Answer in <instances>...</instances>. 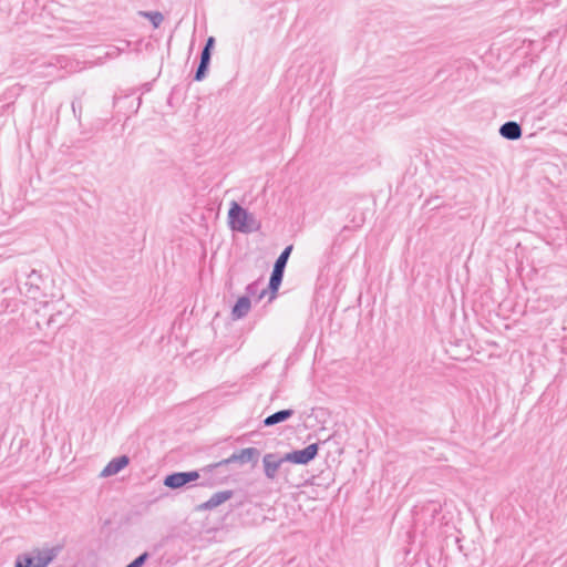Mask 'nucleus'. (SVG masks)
<instances>
[{
	"mask_svg": "<svg viewBox=\"0 0 567 567\" xmlns=\"http://www.w3.org/2000/svg\"><path fill=\"white\" fill-rule=\"evenodd\" d=\"M138 14L148 19L154 28H158L164 20L159 11H140Z\"/></svg>",
	"mask_w": 567,
	"mask_h": 567,
	"instance_id": "nucleus-15",
	"label": "nucleus"
},
{
	"mask_svg": "<svg viewBox=\"0 0 567 567\" xmlns=\"http://www.w3.org/2000/svg\"><path fill=\"white\" fill-rule=\"evenodd\" d=\"M150 555L147 551L142 553L138 555L135 559H133V563L136 565V567H143V565L148 559Z\"/></svg>",
	"mask_w": 567,
	"mask_h": 567,
	"instance_id": "nucleus-18",
	"label": "nucleus"
},
{
	"mask_svg": "<svg viewBox=\"0 0 567 567\" xmlns=\"http://www.w3.org/2000/svg\"><path fill=\"white\" fill-rule=\"evenodd\" d=\"M293 249L292 245L287 246L278 256L274 264V268L269 278L268 288L272 293H276L282 282L285 268L287 266L290 254Z\"/></svg>",
	"mask_w": 567,
	"mask_h": 567,
	"instance_id": "nucleus-4",
	"label": "nucleus"
},
{
	"mask_svg": "<svg viewBox=\"0 0 567 567\" xmlns=\"http://www.w3.org/2000/svg\"><path fill=\"white\" fill-rule=\"evenodd\" d=\"M499 135L508 141H516L522 137V126L515 121H507L499 127Z\"/></svg>",
	"mask_w": 567,
	"mask_h": 567,
	"instance_id": "nucleus-12",
	"label": "nucleus"
},
{
	"mask_svg": "<svg viewBox=\"0 0 567 567\" xmlns=\"http://www.w3.org/2000/svg\"><path fill=\"white\" fill-rule=\"evenodd\" d=\"M22 274L27 277L23 282V293L30 299H38L42 296L41 285L44 282L42 275L35 269H31L30 271H22Z\"/></svg>",
	"mask_w": 567,
	"mask_h": 567,
	"instance_id": "nucleus-6",
	"label": "nucleus"
},
{
	"mask_svg": "<svg viewBox=\"0 0 567 567\" xmlns=\"http://www.w3.org/2000/svg\"><path fill=\"white\" fill-rule=\"evenodd\" d=\"M61 547L35 548L30 554L19 555L14 567H48L59 555Z\"/></svg>",
	"mask_w": 567,
	"mask_h": 567,
	"instance_id": "nucleus-2",
	"label": "nucleus"
},
{
	"mask_svg": "<svg viewBox=\"0 0 567 567\" xmlns=\"http://www.w3.org/2000/svg\"><path fill=\"white\" fill-rule=\"evenodd\" d=\"M150 555L147 551L142 553L138 555L135 559H133V563L136 565V567H143V565L148 559Z\"/></svg>",
	"mask_w": 567,
	"mask_h": 567,
	"instance_id": "nucleus-19",
	"label": "nucleus"
},
{
	"mask_svg": "<svg viewBox=\"0 0 567 567\" xmlns=\"http://www.w3.org/2000/svg\"><path fill=\"white\" fill-rule=\"evenodd\" d=\"M233 495L234 492L230 489L217 492L213 494L208 501L197 505L196 511H212L217 506L221 505L223 503L227 502L228 499H230Z\"/></svg>",
	"mask_w": 567,
	"mask_h": 567,
	"instance_id": "nucleus-10",
	"label": "nucleus"
},
{
	"mask_svg": "<svg viewBox=\"0 0 567 567\" xmlns=\"http://www.w3.org/2000/svg\"><path fill=\"white\" fill-rule=\"evenodd\" d=\"M210 59H212V52L207 50H202L200 52V58H199V63H204V64H207L209 65L210 64Z\"/></svg>",
	"mask_w": 567,
	"mask_h": 567,
	"instance_id": "nucleus-20",
	"label": "nucleus"
},
{
	"mask_svg": "<svg viewBox=\"0 0 567 567\" xmlns=\"http://www.w3.org/2000/svg\"><path fill=\"white\" fill-rule=\"evenodd\" d=\"M214 45H215V38H214V37H209V38L206 40V43H205V45H204V48H203V49H204V50H207V49H208V51H210V52H212V51H213V49H214Z\"/></svg>",
	"mask_w": 567,
	"mask_h": 567,
	"instance_id": "nucleus-21",
	"label": "nucleus"
},
{
	"mask_svg": "<svg viewBox=\"0 0 567 567\" xmlns=\"http://www.w3.org/2000/svg\"><path fill=\"white\" fill-rule=\"evenodd\" d=\"M130 463V457L127 455H121L111 460L107 465L101 472L102 477H109L120 473L124 467H126Z\"/></svg>",
	"mask_w": 567,
	"mask_h": 567,
	"instance_id": "nucleus-11",
	"label": "nucleus"
},
{
	"mask_svg": "<svg viewBox=\"0 0 567 567\" xmlns=\"http://www.w3.org/2000/svg\"><path fill=\"white\" fill-rule=\"evenodd\" d=\"M19 280H20V275H19V271L16 270V279H14V281H19Z\"/></svg>",
	"mask_w": 567,
	"mask_h": 567,
	"instance_id": "nucleus-23",
	"label": "nucleus"
},
{
	"mask_svg": "<svg viewBox=\"0 0 567 567\" xmlns=\"http://www.w3.org/2000/svg\"><path fill=\"white\" fill-rule=\"evenodd\" d=\"M295 414V410L292 409H285L277 411L270 415H268L266 419H264L262 424L264 426H274L276 424L282 423L290 419Z\"/></svg>",
	"mask_w": 567,
	"mask_h": 567,
	"instance_id": "nucleus-14",
	"label": "nucleus"
},
{
	"mask_svg": "<svg viewBox=\"0 0 567 567\" xmlns=\"http://www.w3.org/2000/svg\"><path fill=\"white\" fill-rule=\"evenodd\" d=\"M228 225L231 230L250 234L260 228V223L237 202H231L228 210Z\"/></svg>",
	"mask_w": 567,
	"mask_h": 567,
	"instance_id": "nucleus-1",
	"label": "nucleus"
},
{
	"mask_svg": "<svg viewBox=\"0 0 567 567\" xmlns=\"http://www.w3.org/2000/svg\"><path fill=\"white\" fill-rule=\"evenodd\" d=\"M0 292V307L3 310L9 309L12 306L19 293H23V288L20 285H14L11 279L2 280Z\"/></svg>",
	"mask_w": 567,
	"mask_h": 567,
	"instance_id": "nucleus-8",
	"label": "nucleus"
},
{
	"mask_svg": "<svg viewBox=\"0 0 567 567\" xmlns=\"http://www.w3.org/2000/svg\"><path fill=\"white\" fill-rule=\"evenodd\" d=\"M260 456V451L256 447H246L240 450L239 452L233 453L229 457L224 458L217 463H213L206 465L202 468L203 473H213L219 468L226 467L233 463L246 464L252 463L256 464Z\"/></svg>",
	"mask_w": 567,
	"mask_h": 567,
	"instance_id": "nucleus-3",
	"label": "nucleus"
},
{
	"mask_svg": "<svg viewBox=\"0 0 567 567\" xmlns=\"http://www.w3.org/2000/svg\"><path fill=\"white\" fill-rule=\"evenodd\" d=\"M286 462L287 460H284V455L280 456L278 453L265 454L262 457L265 476L268 480L274 481L278 476V472L281 468L282 464Z\"/></svg>",
	"mask_w": 567,
	"mask_h": 567,
	"instance_id": "nucleus-9",
	"label": "nucleus"
},
{
	"mask_svg": "<svg viewBox=\"0 0 567 567\" xmlns=\"http://www.w3.org/2000/svg\"><path fill=\"white\" fill-rule=\"evenodd\" d=\"M208 68H209V65H207V64L198 63V66L194 74V81H196V82L203 81L206 78Z\"/></svg>",
	"mask_w": 567,
	"mask_h": 567,
	"instance_id": "nucleus-16",
	"label": "nucleus"
},
{
	"mask_svg": "<svg viewBox=\"0 0 567 567\" xmlns=\"http://www.w3.org/2000/svg\"><path fill=\"white\" fill-rule=\"evenodd\" d=\"M72 111L75 117L80 118L82 114V101L81 99L76 97L72 101Z\"/></svg>",
	"mask_w": 567,
	"mask_h": 567,
	"instance_id": "nucleus-17",
	"label": "nucleus"
},
{
	"mask_svg": "<svg viewBox=\"0 0 567 567\" xmlns=\"http://www.w3.org/2000/svg\"><path fill=\"white\" fill-rule=\"evenodd\" d=\"M246 290L248 295H255L257 292V282L249 284Z\"/></svg>",
	"mask_w": 567,
	"mask_h": 567,
	"instance_id": "nucleus-22",
	"label": "nucleus"
},
{
	"mask_svg": "<svg viewBox=\"0 0 567 567\" xmlns=\"http://www.w3.org/2000/svg\"><path fill=\"white\" fill-rule=\"evenodd\" d=\"M349 229H350L349 226L343 227V231L349 230Z\"/></svg>",
	"mask_w": 567,
	"mask_h": 567,
	"instance_id": "nucleus-26",
	"label": "nucleus"
},
{
	"mask_svg": "<svg viewBox=\"0 0 567 567\" xmlns=\"http://www.w3.org/2000/svg\"><path fill=\"white\" fill-rule=\"evenodd\" d=\"M200 472H203L202 468L199 471L174 472L164 477L163 484L171 489H179L199 480Z\"/></svg>",
	"mask_w": 567,
	"mask_h": 567,
	"instance_id": "nucleus-5",
	"label": "nucleus"
},
{
	"mask_svg": "<svg viewBox=\"0 0 567 567\" xmlns=\"http://www.w3.org/2000/svg\"><path fill=\"white\" fill-rule=\"evenodd\" d=\"M125 567H136V565H135V564L133 563V560H132V561H131L128 565H126Z\"/></svg>",
	"mask_w": 567,
	"mask_h": 567,
	"instance_id": "nucleus-24",
	"label": "nucleus"
},
{
	"mask_svg": "<svg viewBox=\"0 0 567 567\" xmlns=\"http://www.w3.org/2000/svg\"><path fill=\"white\" fill-rule=\"evenodd\" d=\"M319 453V443H312L302 450H295L284 455V460L298 465H307L313 461Z\"/></svg>",
	"mask_w": 567,
	"mask_h": 567,
	"instance_id": "nucleus-7",
	"label": "nucleus"
},
{
	"mask_svg": "<svg viewBox=\"0 0 567 567\" xmlns=\"http://www.w3.org/2000/svg\"><path fill=\"white\" fill-rule=\"evenodd\" d=\"M265 293H266V290H262V291L260 292V295H259V299H261V298L265 296Z\"/></svg>",
	"mask_w": 567,
	"mask_h": 567,
	"instance_id": "nucleus-25",
	"label": "nucleus"
},
{
	"mask_svg": "<svg viewBox=\"0 0 567 567\" xmlns=\"http://www.w3.org/2000/svg\"><path fill=\"white\" fill-rule=\"evenodd\" d=\"M251 302L248 296H241L237 299L231 309V318L235 320L246 317L250 310Z\"/></svg>",
	"mask_w": 567,
	"mask_h": 567,
	"instance_id": "nucleus-13",
	"label": "nucleus"
}]
</instances>
